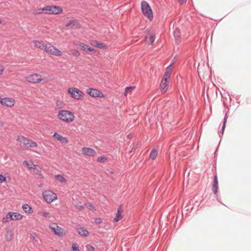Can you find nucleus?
Wrapping results in <instances>:
<instances>
[{
	"instance_id": "58836bf2",
	"label": "nucleus",
	"mask_w": 251,
	"mask_h": 251,
	"mask_svg": "<svg viewBox=\"0 0 251 251\" xmlns=\"http://www.w3.org/2000/svg\"><path fill=\"white\" fill-rule=\"evenodd\" d=\"M86 248L89 251H95L94 248L91 245H86Z\"/></svg>"
},
{
	"instance_id": "de8ad7c7",
	"label": "nucleus",
	"mask_w": 251,
	"mask_h": 251,
	"mask_svg": "<svg viewBox=\"0 0 251 251\" xmlns=\"http://www.w3.org/2000/svg\"><path fill=\"white\" fill-rule=\"evenodd\" d=\"M2 98H1V97H0V103H1V100Z\"/></svg>"
},
{
	"instance_id": "a18cd8bd",
	"label": "nucleus",
	"mask_w": 251,
	"mask_h": 251,
	"mask_svg": "<svg viewBox=\"0 0 251 251\" xmlns=\"http://www.w3.org/2000/svg\"><path fill=\"white\" fill-rule=\"evenodd\" d=\"M4 70V67L2 65H0V75L2 74Z\"/></svg>"
},
{
	"instance_id": "6e6552de",
	"label": "nucleus",
	"mask_w": 251,
	"mask_h": 251,
	"mask_svg": "<svg viewBox=\"0 0 251 251\" xmlns=\"http://www.w3.org/2000/svg\"><path fill=\"white\" fill-rule=\"evenodd\" d=\"M40 75L37 74H34L26 77V79L27 82L31 83H39L42 80V78H39Z\"/></svg>"
},
{
	"instance_id": "72a5a7b5",
	"label": "nucleus",
	"mask_w": 251,
	"mask_h": 251,
	"mask_svg": "<svg viewBox=\"0 0 251 251\" xmlns=\"http://www.w3.org/2000/svg\"><path fill=\"white\" fill-rule=\"evenodd\" d=\"M88 46L87 45H86L84 43H80L79 44L80 48L84 51H86Z\"/></svg>"
},
{
	"instance_id": "37998d69",
	"label": "nucleus",
	"mask_w": 251,
	"mask_h": 251,
	"mask_svg": "<svg viewBox=\"0 0 251 251\" xmlns=\"http://www.w3.org/2000/svg\"><path fill=\"white\" fill-rule=\"evenodd\" d=\"M102 222V219L100 218H96L95 220V223L97 224H100Z\"/></svg>"
},
{
	"instance_id": "dca6fc26",
	"label": "nucleus",
	"mask_w": 251,
	"mask_h": 251,
	"mask_svg": "<svg viewBox=\"0 0 251 251\" xmlns=\"http://www.w3.org/2000/svg\"><path fill=\"white\" fill-rule=\"evenodd\" d=\"M66 27H70L72 29H75L80 27L79 22L77 20H70L66 25Z\"/></svg>"
},
{
	"instance_id": "9b49d317",
	"label": "nucleus",
	"mask_w": 251,
	"mask_h": 251,
	"mask_svg": "<svg viewBox=\"0 0 251 251\" xmlns=\"http://www.w3.org/2000/svg\"><path fill=\"white\" fill-rule=\"evenodd\" d=\"M170 78L169 77L165 78L164 76H163L160 85V88L162 92L165 93L167 91L168 88L169 80Z\"/></svg>"
},
{
	"instance_id": "393cba45",
	"label": "nucleus",
	"mask_w": 251,
	"mask_h": 251,
	"mask_svg": "<svg viewBox=\"0 0 251 251\" xmlns=\"http://www.w3.org/2000/svg\"><path fill=\"white\" fill-rule=\"evenodd\" d=\"M45 7L43 8H38V9H35L33 10L32 13L34 15H37L41 13H45Z\"/></svg>"
},
{
	"instance_id": "ddd939ff",
	"label": "nucleus",
	"mask_w": 251,
	"mask_h": 251,
	"mask_svg": "<svg viewBox=\"0 0 251 251\" xmlns=\"http://www.w3.org/2000/svg\"><path fill=\"white\" fill-rule=\"evenodd\" d=\"M76 230L78 234L81 236L87 237L89 235L88 231L84 227H83L80 226H76Z\"/></svg>"
},
{
	"instance_id": "f03ea898",
	"label": "nucleus",
	"mask_w": 251,
	"mask_h": 251,
	"mask_svg": "<svg viewBox=\"0 0 251 251\" xmlns=\"http://www.w3.org/2000/svg\"><path fill=\"white\" fill-rule=\"evenodd\" d=\"M141 7L143 15L150 20H152L153 17V12L148 2L144 0L142 1Z\"/></svg>"
},
{
	"instance_id": "c9c22d12",
	"label": "nucleus",
	"mask_w": 251,
	"mask_h": 251,
	"mask_svg": "<svg viewBox=\"0 0 251 251\" xmlns=\"http://www.w3.org/2000/svg\"><path fill=\"white\" fill-rule=\"evenodd\" d=\"M72 54L75 56H78L80 55L79 52L75 50H71Z\"/></svg>"
},
{
	"instance_id": "39448f33",
	"label": "nucleus",
	"mask_w": 251,
	"mask_h": 251,
	"mask_svg": "<svg viewBox=\"0 0 251 251\" xmlns=\"http://www.w3.org/2000/svg\"><path fill=\"white\" fill-rule=\"evenodd\" d=\"M17 141L28 147L34 148L37 146V144L35 142L24 136H19L17 138Z\"/></svg>"
},
{
	"instance_id": "2f4dec72",
	"label": "nucleus",
	"mask_w": 251,
	"mask_h": 251,
	"mask_svg": "<svg viewBox=\"0 0 251 251\" xmlns=\"http://www.w3.org/2000/svg\"><path fill=\"white\" fill-rule=\"evenodd\" d=\"M6 239L7 241H10L12 239V233L11 231H7L6 233Z\"/></svg>"
},
{
	"instance_id": "a19ab883",
	"label": "nucleus",
	"mask_w": 251,
	"mask_h": 251,
	"mask_svg": "<svg viewBox=\"0 0 251 251\" xmlns=\"http://www.w3.org/2000/svg\"><path fill=\"white\" fill-rule=\"evenodd\" d=\"M106 160V158L103 156H99L98 158V161L100 162H104V160Z\"/></svg>"
},
{
	"instance_id": "f8f14e48",
	"label": "nucleus",
	"mask_w": 251,
	"mask_h": 251,
	"mask_svg": "<svg viewBox=\"0 0 251 251\" xmlns=\"http://www.w3.org/2000/svg\"><path fill=\"white\" fill-rule=\"evenodd\" d=\"M1 104L3 105L10 107L14 105V100L9 98H2L1 100Z\"/></svg>"
},
{
	"instance_id": "c85d7f7f",
	"label": "nucleus",
	"mask_w": 251,
	"mask_h": 251,
	"mask_svg": "<svg viewBox=\"0 0 251 251\" xmlns=\"http://www.w3.org/2000/svg\"><path fill=\"white\" fill-rule=\"evenodd\" d=\"M23 164H25L26 167H28V169H35V168H33V166H35L34 164H33L32 163H29L27 161L25 160L23 162Z\"/></svg>"
},
{
	"instance_id": "0eeeda50",
	"label": "nucleus",
	"mask_w": 251,
	"mask_h": 251,
	"mask_svg": "<svg viewBox=\"0 0 251 251\" xmlns=\"http://www.w3.org/2000/svg\"><path fill=\"white\" fill-rule=\"evenodd\" d=\"M44 50L48 53L53 55L61 56L62 54L60 50L50 44H46Z\"/></svg>"
},
{
	"instance_id": "aec40b11",
	"label": "nucleus",
	"mask_w": 251,
	"mask_h": 251,
	"mask_svg": "<svg viewBox=\"0 0 251 251\" xmlns=\"http://www.w3.org/2000/svg\"><path fill=\"white\" fill-rule=\"evenodd\" d=\"M174 64L173 62H172L171 64H170L166 68V71L163 75V76H165V78L169 77L170 78L171 76V72L172 70V65Z\"/></svg>"
},
{
	"instance_id": "4468645a",
	"label": "nucleus",
	"mask_w": 251,
	"mask_h": 251,
	"mask_svg": "<svg viewBox=\"0 0 251 251\" xmlns=\"http://www.w3.org/2000/svg\"><path fill=\"white\" fill-rule=\"evenodd\" d=\"M82 151L83 153L86 156H94L96 154L95 151L90 148L83 147Z\"/></svg>"
},
{
	"instance_id": "cd10ccee",
	"label": "nucleus",
	"mask_w": 251,
	"mask_h": 251,
	"mask_svg": "<svg viewBox=\"0 0 251 251\" xmlns=\"http://www.w3.org/2000/svg\"><path fill=\"white\" fill-rule=\"evenodd\" d=\"M55 178L60 181V182H66L65 178L61 176V175H57L55 176Z\"/></svg>"
},
{
	"instance_id": "bb28decb",
	"label": "nucleus",
	"mask_w": 251,
	"mask_h": 251,
	"mask_svg": "<svg viewBox=\"0 0 251 251\" xmlns=\"http://www.w3.org/2000/svg\"><path fill=\"white\" fill-rule=\"evenodd\" d=\"M22 208L26 213H30L31 212V208L27 204H23Z\"/></svg>"
},
{
	"instance_id": "1a4fd4ad",
	"label": "nucleus",
	"mask_w": 251,
	"mask_h": 251,
	"mask_svg": "<svg viewBox=\"0 0 251 251\" xmlns=\"http://www.w3.org/2000/svg\"><path fill=\"white\" fill-rule=\"evenodd\" d=\"M50 227L55 234L59 236H63L65 234L64 230L63 228L58 226L56 224H54L53 226H50Z\"/></svg>"
},
{
	"instance_id": "9d476101",
	"label": "nucleus",
	"mask_w": 251,
	"mask_h": 251,
	"mask_svg": "<svg viewBox=\"0 0 251 251\" xmlns=\"http://www.w3.org/2000/svg\"><path fill=\"white\" fill-rule=\"evenodd\" d=\"M87 93L90 96L92 97H103V94L100 91L96 89L89 88L87 90Z\"/></svg>"
},
{
	"instance_id": "ea45409f",
	"label": "nucleus",
	"mask_w": 251,
	"mask_h": 251,
	"mask_svg": "<svg viewBox=\"0 0 251 251\" xmlns=\"http://www.w3.org/2000/svg\"><path fill=\"white\" fill-rule=\"evenodd\" d=\"M6 180V177L2 175H0V183L5 181Z\"/></svg>"
},
{
	"instance_id": "b1692460",
	"label": "nucleus",
	"mask_w": 251,
	"mask_h": 251,
	"mask_svg": "<svg viewBox=\"0 0 251 251\" xmlns=\"http://www.w3.org/2000/svg\"><path fill=\"white\" fill-rule=\"evenodd\" d=\"M179 33L180 30L178 28H176L174 31V36L177 44L180 42L179 40Z\"/></svg>"
},
{
	"instance_id": "473e14b6",
	"label": "nucleus",
	"mask_w": 251,
	"mask_h": 251,
	"mask_svg": "<svg viewBox=\"0 0 251 251\" xmlns=\"http://www.w3.org/2000/svg\"><path fill=\"white\" fill-rule=\"evenodd\" d=\"M10 220V217H9L8 213L6 214L5 217H3L2 219V222L3 223H6Z\"/></svg>"
},
{
	"instance_id": "09e8293b",
	"label": "nucleus",
	"mask_w": 251,
	"mask_h": 251,
	"mask_svg": "<svg viewBox=\"0 0 251 251\" xmlns=\"http://www.w3.org/2000/svg\"><path fill=\"white\" fill-rule=\"evenodd\" d=\"M59 251L56 250V251Z\"/></svg>"
},
{
	"instance_id": "f704fd0d",
	"label": "nucleus",
	"mask_w": 251,
	"mask_h": 251,
	"mask_svg": "<svg viewBox=\"0 0 251 251\" xmlns=\"http://www.w3.org/2000/svg\"><path fill=\"white\" fill-rule=\"evenodd\" d=\"M155 41V36L153 34L150 35V44H152Z\"/></svg>"
},
{
	"instance_id": "7c9ffc66",
	"label": "nucleus",
	"mask_w": 251,
	"mask_h": 251,
	"mask_svg": "<svg viewBox=\"0 0 251 251\" xmlns=\"http://www.w3.org/2000/svg\"><path fill=\"white\" fill-rule=\"evenodd\" d=\"M86 206L87 208L90 210H95L96 208L91 203L88 202L85 204V206Z\"/></svg>"
},
{
	"instance_id": "a878e982",
	"label": "nucleus",
	"mask_w": 251,
	"mask_h": 251,
	"mask_svg": "<svg viewBox=\"0 0 251 251\" xmlns=\"http://www.w3.org/2000/svg\"><path fill=\"white\" fill-rule=\"evenodd\" d=\"M227 113L226 112L225 113V117H224V118L223 124V126H222L221 131V134H222V136L223 135V134L224 133V130H225V126H226V121H227ZM220 136H221V135H220Z\"/></svg>"
},
{
	"instance_id": "c03bdc74",
	"label": "nucleus",
	"mask_w": 251,
	"mask_h": 251,
	"mask_svg": "<svg viewBox=\"0 0 251 251\" xmlns=\"http://www.w3.org/2000/svg\"><path fill=\"white\" fill-rule=\"evenodd\" d=\"M87 51H94L95 52L96 51V50L93 49V48H92L89 46H88L87 48V50H86Z\"/></svg>"
},
{
	"instance_id": "7ed1b4c3",
	"label": "nucleus",
	"mask_w": 251,
	"mask_h": 251,
	"mask_svg": "<svg viewBox=\"0 0 251 251\" xmlns=\"http://www.w3.org/2000/svg\"><path fill=\"white\" fill-rule=\"evenodd\" d=\"M46 14L57 15L62 12V8L58 6L50 5L45 7Z\"/></svg>"
},
{
	"instance_id": "79ce46f5",
	"label": "nucleus",
	"mask_w": 251,
	"mask_h": 251,
	"mask_svg": "<svg viewBox=\"0 0 251 251\" xmlns=\"http://www.w3.org/2000/svg\"><path fill=\"white\" fill-rule=\"evenodd\" d=\"M72 251H80L78 247L73 244L72 246Z\"/></svg>"
},
{
	"instance_id": "20e7f679",
	"label": "nucleus",
	"mask_w": 251,
	"mask_h": 251,
	"mask_svg": "<svg viewBox=\"0 0 251 251\" xmlns=\"http://www.w3.org/2000/svg\"><path fill=\"white\" fill-rule=\"evenodd\" d=\"M68 91L73 99L79 100L82 99L83 98V92L76 88H69Z\"/></svg>"
},
{
	"instance_id": "49530a36",
	"label": "nucleus",
	"mask_w": 251,
	"mask_h": 251,
	"mask_svg": "<svg viewBox=\"0 0 251 251\" xmlns=\"http://www.w3.org/2000/svg\"><path fill=\"white\" fill-rule=\"evenodd\" d=\"M179 3L182 4L185 1V0H177Z\"/></svg>"
},
{
	"instance_id": "4be33fe9",
	"label": "nucleus",
	"mask_w": 251,
	"mask_h": 251,
	"mask_svg": "<svg viewBox=\"0 0 251 251\" xmlns=\"http://www.w3.org/2000/svg\"><path fill=\"white\" fill-rule=\"evenodd\" d=\"M122 212V209L121 207L118 208L117 212L116 213V217L114 219V222H117L122 218L121 213Z\"/></svg>"
},
{
	"instance_id": "423d86ee",
	"label": "nucleus",
	"mask_w": 251,
	"mask_h": 251,
	"mask_svg": "<svg viewBox=\"0 0 251 251\" xmlns=\"http://www.w3.org/2000/svg\"><path fill=\"white\" fill-rule=\"evenodd\" d=\"M42 196L45 201L48 203H50L57 199L56 194L50 190L44 191Z\"/></svg>"
},
{
	"instance_id": "f3484780",
	"label": "nucleus",
	"mask_w": 251,
	"mask_h": 251,
	"mask_svg": "<svg viewBox=\"0 0 251 251\" xmlns=\"http://www.w3.org/2000/svg\"><path fill=\"white\" fill-rule=\"evenodd\" d=\"M53 137L57 139V140L59 141L60 142H62V143H67L68 142V140L67 138L66 137H64L62 136V135L58 134L57 132H55L53 135Z\"/></svg>"
},
{
	"instance_id": "c756f323",
	"label": "nucleus",
	"mask_w": 251,
	"mask_h": 251,
	"mask_svg": "<svg viewBox=\"0 0 251 251\" xmlns=\"http://www.w3.org/2000/svg\"><path fill=\"white\" fill-rule=\"evenodd\" d=\"M74 206H75V208L78 211H81L83 210L85 208V205H80L76 203L74 204Z\"/></svg>"
},
{
	"instance_id": "2eb2a0df",
	"label": "nucleus",
	"mask_w": 251,
	"mask_h": 251,
	"mask_svg": "<svg viewBox=\"0 0 251 251\" xmlns=\"http://www.w3.org/2000/svg\"><path fill=\"white\" fill-rule=\"evenodd\" d=\"M9 217H10V220H20L23 218V215L20 213L16 212H8Z\"/></svg>"
},
{
	"instance_id": "412c9836",
	"label": "nucleus",
	"mask_w": 251,
	"mask_h": 251,
	"mask_svg": "<svg viewBox=\"0 0 251 251\" xmlns=\"http://www.w3.org/2000/svg\"><path fill=\"white\" fill-rule=\"evenodd\" d=\"M33 43L35 47L40 48L41 50H44L46 44H44L42 41L34 40L33 41Z\"/></svg>"
},
{
	"instance_id": "a211bd4d",
	"label": "nucleus",
	"mask_w": 251,
	"mask_h": 251,
	"mask_svg": "<svg viewBox=\"0 0 251 251\" xmlns=\"http://www.w3.org/2000/svg\"><path fill=\"white\" fill-rule=\"evenodd\" d=\"M218 177L217 175L216 174L214 177L213 180V184L212 186V191L213 193L216 195L218 192Z\"/></svg>"
},
{
	"instance_id": "e433bc0d",
	"label": "nucleus",
	"mask_w": 251,
	"mask_h": 251,
	"mask_svg": "<svg viewBox=\"0 0 251 251\" xmlns=\"http://www.w3.org/2000/svg\"><path fill=\"white\" fill-rule=\"evenodd\" d=\"M42 215L46 218H50L51 217V215L48 212H46V211L43 212H42Z\"/></svg>"
},
{
	"instance_id": "5701e85b",
	"label": "nucleus",
	"mask_w": 251,
	"mask_h": 251,
	"mask_svg": "<svg viewBox=\"0 0 251 251\" xmlns=\"http://www.w3.org/2000/svg\"><path fill=\"white\" fill-rule=\"evenodd\" d=\"M158 155V150L155 148L152 149L150 154V158L152 160H154Z\"/></svg>"
},
{
	"instance_id": "f257e3e1",
	"label": "nucleus",
	"mask_w": 251,
	"mask_h": 251,
	"mask_svg": "<svg viewBox=\"0 0 251 251\" xmlns=\"http://www.w3.org/2000/svg\"><path fill=\"white\" fill-rule=\"evenodd\" d=\"M58 117L67 123L72 122L74 119V115L73 113L65 110H60L58 112Z\"/></svg>"
},
{
	"instance_id": "4c0bfd02",
	"label": "nucleus",
	"mask_w": 251,
	"mask_h": 251,
	"mask_svg": "<svg viewBox=\"0 0 251 251\" xmlns=\"http://www.w3.org/2000/svg\"><path fill=\"white\" fill-rule=\"evenodd\" d=\"M134 88V87L129 86L127 87L126 88L125 90V93H127L128 92H130Z\"/></svg>"
},
{
	"instance_id": "6ab92c4d",
	"label": "nucleus",
	"mask_w": 251,
	"mask_h": 251,
	"mask_svg": "<svg viewBox=\"0 0 251 251\" xmlns=\"http://www.w3.org/2000/svg\"><path fill=\"white\" fill-rule=\"evenodd\" d=\"M91 45L100 49H104L106 48V46L104 43H100L96 40L92 41L91 42Z\"/></svg>"
}]
</instances>
